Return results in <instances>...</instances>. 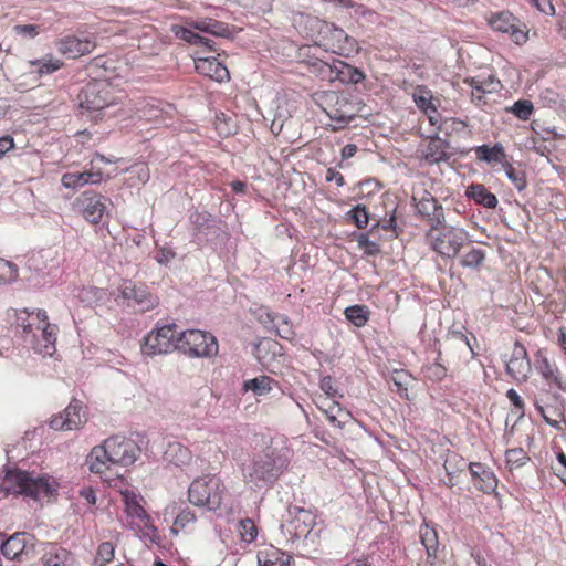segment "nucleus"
<instances>
[{
  "mask_svg": "<svg viewBox=\"0 0 566 566\" xmlns=\"http://www.w3.org/2000/svg\"><path fill=\"white\" fill-rule=\"evenodd\" d=\"M139 446L124 436H112L94 447L87 455L90 471L104 475L117 467H128L140 455Z\"/></svg>",
  "mask_w": 566,
  "mask_h": 566,
  "instance_id": "1",
  "label": "nucleus"
},
{
  "mask_svg": "<svg viewBox=\"0 0 566 566\" xmlns=\"http://www.w3.org/2000/svg\"><path fill=\"white\" fill-rule=\"evenodd\" d=\"M289 454L285 448L265 449L244 470L245 482L258 489L272 484L287 468Z\"/></svg>",
  "mask_w": 566,
  "mask_h": 566,
  "instance_id": "2",
  "label": "nucleus"
},
{
  "mask_svg": "<svg viewBox=\"0 0 566 566\" xmlns=\"http://www.w3.org/2000/svg\"><path fill=\"white\" fill-rule=\"evenodd\" d=\"M54 480L21 470H10L6 473L1 488L7 493L23 494L36 501L49 499L56 493Z\"/></svg>",
  "mask_w": 566,
  "mask_h": 566,
  "instance_id": "3",
  "label": "nucleus"
},
{
  "mask_svg": "<svg viewBox=\"0 0 566 566\" xmlns=\"http://www.w3.org/2000/svg\"><path fill=\"white\" fill-rule=\"evenodd\" d=\"M424 237L430 249L443 259H454L470 238L464 229L447 224L446 221L441 226L429 227Z\"/></svg>",
  "mask_w": 566,
  "mask_h": 566,
  "instance_id": "4",
  "label": "nucleus"
},
{
  "mask_svg": "<svg viewBox=\"0 0 566 566\" xmlns=\"http://www.w3.org/2000/svg\"><path fill=\"white\" fill-rule=\"evenodd\" d=\"M224 494L226 486L222 480L212 474L195 479L188 489L189 502L210 511L220 509Z\"/></svg>",
  "mask_w": 566,
  "mask_h": 566,
  "instance_id": "5",
  "label": "nucleus"
},
{
  "mask_svg": "<svg viewBox=\"0 0 566 566\" xmlns=\"http://www.w3.org/2000/svg\"><path fill=\"white\" fill-rule=\"evenodd\" d=\"M78 107L82 113H97L94 118H97L101 111L116 103L111 84L105 80H95L87 83L78 94Z\"/></svg>",
  "mask_w": 566,
  "mask_h": 566,
  "instance_id": "6",
  "label": "nucleus"
},
{
  "mask_svg": "<svg viewBox=\"0 0 566 566\" xmlns=\"http://www.w3.org/2000/svg\"><path fill=\"white\" fill-rule=\"evenodd\" d=\"M29 317L31 322L23 327L24 333L32 334L38 353L52 356L55 352L57 326L48 323V315L43 310L33 312Z\"/></svg>",
  "mask_w": 566,
  "mask_h": 566,
  "instance_id": "7",
  "label": "nucleus"
},
{
  "mask_svg": "<svg viewBox=\"0 0 566 566\" xmlns=\"http://www.w3.org/2000/svg\"><path fill=\"white\" fill-rule=\"evenodd\" d=\"M218 348L216 337L199 329L185 331L178 338V349L190 357H212Z\"/></svg>",
  "mask_w": 566,
  "mask_h": 566,
  "instance_id": "8",
  "label": "nucleus"
},
{
  "mask_svg": "<svg viewBox=\"0 0 566 566\" xmlns=\"http://www.w3.org/2000/svg\"><path fill=\"white\" fill-rule=\"evenodd\" d=\"M180 332L176 324H168L151 331L144 339L143 353L148 356L161 355L178 349Z\"/></svg>",
  "mask_w": 566,
  "mask_h": 566,
  "instance_id": "9",
  "label": "nucleus"
},
{
  "mask_svg": "<svg viewBox=\"0 0 566 566\" xmlns=\"http://www.w3.org/2000/svg\"><path fill=\"white\" fill-rule=\"evenodd\" d=\"M315 525L314 514L302 507H290L289 518L281 524V531L292 543L306 539Z\"/></svg>",
  "mask_w": 566,
  "mask_h": 566,
  "instance_id": "10",
  "label": "nucleus"
},
{
  "mask_svg": "<svg viewBox=\"0 0 566 566\" xmlns=\"http://www.w3.org/2000/svg\"><path fill=\"white\" fill-rule=\"evenodd\" d=\"M111 200L101 193L84 191L75 199L74 206L77 207L82 217L92 224H97L107 213Z\"/></svg>",
  "mask_w": 566,
  "mask_h": 566,
  "instance_id": "11",
  "label": "nucleus"
},
{
  "mask_svg": "<svg viewBox=\"0 0 566 566\" xmlns=\"http://www.w3.org/2000/svg\"><path fill=\"white\" fill-rule=\"evenodd\" d=\"M87 421L86 410L78 400H72L59 415L51 418L49 424L54 430H76Z\"/></svg>",
  "mask_w": 566,
  "mask_h": 566,
  "instance_id": "12",
  "label": "nucleus"
},
{
  "mask_svg": "<svg viewBox=\"0 0 566 566\" xmlns=\"http://www.w3.org/2000/svg\"><path fill=\"white\" fill-rule=\"evenodd\" d=\"M323 44L315 42L313 45L306 44L300 49V56H308L311 60L308 61L312 72L321 76L323 80L328 82L336 81V70L334 69V62L329 64L325 62L319 56V53L323 51ZM324 51H326L324 49Z\"/></svg>",
  "mask_w": 566,
  "mask_h": 566,
  "instance_id": "13",
  "label": "nucleus"
},
{
  "mask_svg": "<svg viewBox=\"0 0 566 566\" xmlns=\"http://www.w3.org/2000/svg\"><path fill=\"white\" fill-rule=\"evenodd\" d=\"M192 29L209 35H231L223 22L210 18H203L197 21L187 22V25L172 24L174 35H198Z\"/></svg>",
  "mask_w": 566,
  "mask_h": 566,
  "instance_id": "14",
  "label": "nucleus"
},
{
  "mask_svg": "<svg viewBox=\"0 0 566 566\" xmlns=\"http://www.w3.org/2000/svg\"><path fill=\"white\" fill-rule=\"evenodd\" d=\"M335 103L326 112L327 116L335 122L333 130L346 127L356 116V107L344 95L332 93L329 96Z\"/></svg>",
  "mask_w": 566,
  "mask_h": 566,
  "instance_id": "15",
  "label": "nucleus"
},
{
  "mask_svg": "<svg viewBox=\"0 0 566 566\" xmlns=\"http://www.w3.org/2000/svg\"><path fill=\"white\" fill-rule=\"evenodd\" d=\"M120 295L129 302L130 306L137 307L140 312L150 311L158 305L156 296L151 295L145 287L136 286L132 282L123 284Z\"/></svg>",
  "mask_w": 566,
  "mask_h": 566,
  "instance_id": "16",
  "label": "nucleus"
},
{
  "mask_svg": "<svg viewBox=\"0 0 566 566\" xmlns=\"http://www.w3.org/2000/svg\"><path fill=\"white\" fill-rule=\"evenodd\" d=\"M412 199L416 201L418 213L430 227L443 224L446 221L443 208L430 192L423 191V195L419 199H417L416 196H413Z\"/></svg>",
  "mask_w": 566,
  "mask_h": 566,
  "instance_id": "17",
  "label": "nucleus"
},
{
  "mask_svg": "<svg viewBox=\"0 0 566 566\" xmlns=\"http://www.w3.org/2000/svg\"><path fill=\"white\" fill-rule=\"evenodd\" d=\"M488 23L494 32L510 33V35H528L525 25L510 11L492 13Z\"/></svg>",
  "mask_w": 566,
  "mask_h": 566,
  "instance_id": "18",
  "label": "nucleus"
},
{
  "mask_svg": "<svg viewBox=\"0 0 566 566\" xmlns=\"http://www.w3.org/2000/svg\"><path fill=\"white\" fill-rule=\"evenodd\" d=\"M507 374L517 381H525L531 373V361L525 347L516 342L512 355L505 363Z\"/></svg>",
  "mask_w": 566,
  "mask_h": 566,
  "instance_id": "19",
  "label": "nucleus"
},
{
  "mask_svg": "<svg viewBox=\"0 0 566 566\" xmlns=\"http://www.w3.org/2000/svg\"><path fill=\"white\" fill-rule=\"evenodd\" d=\"M55 46L63 56L77 59L92 53L96 43L91 38H60Z\"/></svg>",
  "mask_w": 566,
  "mask_h": 566,
  "instance_id": "20",
  "label": "nucleus"
},
{
  "mask_svg": "<svg viewBox=\"0 0 566 566\" xmlns=\"http://www.w3.org/2000/svg\"><path fill=\"white\" fill-rule=\"evenodd\" d=\"M32 539L29 533H14L1 544V552L8 559H21L28 554L29 547L33 548Z\"/></svg>",
  "mask_w": 566,
  "mask_h": 566,
  "instance_id": "21",
  "label": "nucleus"
},
{
  "mask_svg": "<svg viewBox=\"0 0 566 566\" xmlns=\"http://www.w3.org/2000/svg\"><path fill=\"white\" fill-rule=\"evenodd\" d=\"M193 60L196 64V71L217 82H222L229 78V72L227 67L221 64L214 56H200L199 52H195Z\"/></svg>",
  "mask_w": 566,
  "mask_h": 566,
  "instance_id": "22",
  "label": "nucleus"
},
{
  "mask_svg": "<svg viewBox=\"0 0 566 566\" xmlns=\"http://www.w3.org/2000/svg\"><path fill=\"white\" fill-rule=\"evenodd\" d=\"M469 470L472 478L475 480L474 485L484 493H491L497 485V480L492 470L482 463H470Z\"/></svg>",
  "mask_w": 566,
  "mask_h": 566,
  "instance_id": "23",
  "label": "nucleus"
},
{
  "mask_svg": "<svg viewBox=\"0 0 566 566\" xmlns=\"http://www.w3.org/2000/svg\"><path fill=\"white\" fill-rule=\"evenodd\" d=\"M103 179V174L101 170H85V171H75V172H65L61 182L65 188L76 189L83 187L85 185H96L99 184Z\"/></svg>",
  "mask_w": 566,
  "mask_h": 566,
  "instance_id": "24",
  "label": "nucleus"
},
{
  "mask_svg": "<svg viewBox=\"0 0 566 566\" xmlns=\"http://www.w3.org/2000/svg\"><path fill=\"white\" fill-rule=\"evenodd\" d=\"M125 503V511L129 517L137 518L142 524L147 526L150 522V516L145 509L140 505V499L129 490L120 492Z\"/></svg>",
  "mask_w": 566,
  "mask_h": 566,
  "instance_id": "25",
  "label": "nucleus"
},
{
  "mask_svg": "<svg viewBox=\"0 0 566 566\" xmlns=\"http://www.w3.org/2000/svg\"><path fill=\"white\" fill-rule=\"evenodd\" d=\"M318 408L334 427L342 428L350 419V413L348 411L344 410L338 402L328 398H324Z\"/></svg>",
  "mask_w": 566,
  "mask_h": 566,
  "instance_id": "26",
  "label": "nucleus"
},
{
  "mask_svg": "<svg viewBox=\"0 0 566 566\" xmlns=\"http://www.w3.org/2000/svg\"><path fill=\"white\" fill-rule=\"evenodd\" d=\"M44 566H77L75 556L67 549L53 546L42 557Z\"/></svg>",
  "mask_w": 566,
  "mask_h": 566,
  "instance_id": "27",
  "label": "nucleus"
},
{
  "mask_svg": "<svg viewBox=\"0 0 566 566\" xmlns=\"http://www.w3.org/2000/svg\"><path fill=\"white\" fill-rule=\"evenodd\" d=\"M449 143L440 137L429 140L423 151V157L429 164H438L447 161L450 156L448 154Z\"/></svg>",
  "mask_w": 566,
  "mask_h": 566,
  "instance_id": "28",
  "label": "nucleus"
},
{
  "mask_svg": "<svg viewBox=\"0 0 566 566\" xmlns=\"http://www.w3.org/2000/svg\"><path fill=\"white\" fill-rule=\"evenodd\" d=\"M467 467L469 468V464L467 463L464 458L460 457L457 453H449L443 464V468L448 476V481H446L444 484L449 488H452L455 484H458V478L460 473H462L465 470Z\"/></svg>",
  "mask_w": 566,
  "mask_h": 566,
  "instance_id": "29",
  "label": "nucleus"
},
{
  "mask_svg": "<svg viewBox=\"0 0 566 566\" xmlns=\"http://www.w3.org/2000/svg\"><path fill=\"white\" fill-rule=\"evenodd\" d=\"M175 516L174 525L171 527V532L177 535L180 531L185 530L188 525L193 524L196 522V515L189 509H182L179 511L178 505L171 504L166 507L165 516L170 515Z\"/></svg>",
  "mask_w": 566,
  "mask_h": 566,
  "instance_id": "30",
  "label": "nucleus"
},
{
  "mask_svg": "<svg viewBox=\"0 0 566 566\" xmlns=\"http://www.w3.org/2000/svg\"><path fill=\"white\" fill-rule=\"evenodd\" d=\"M276 381L265 375L258 376L253 379L244 380L242 384V390L244 392L252 391L254 396H265L270 394Z\"/></svg>",
  "mask_w": 566,
  "mask_h": 566,
  "instance_id": "31",
  "label": "nucleus"
},
{
  "mask_svg": "<svg viewBox=\"0 0 566 566\" xmlns=\"http://www.w3.org/2000/svg\"><path fill=\"white\" fill-rule=\"evenodd\" d=\"M334 69L336 70V81L342 83L358 84L365 78V74L343 61H334Z\"/></svg>",
  "mask_w": 566,
  "mask_h": 566,
  "instance_id": "32",
  "label": "nucleus"
},
{
  "mask_svg": "<svg viewBox=\"0 0 566 566\" xmlns=\"http://www.w3.org/2000/svg\"><path fill=\"white\" fill-rule=\"evenodd\" d=\"M467 196L473 199L476 203L485 208L492 209L497 205V198L494 193L490 192L484 185L473 184L468 187Z\"/></svg>",
  "mask_w": 566,
  "mask_h": 566,
  "instance_id": "33",
  "label": "nucleus"
},
{
  "mask_svg": "<svg viewBox=\"0 0 566 566\" xmlns=\"http://www.w3.org/2000/svg\"><path fill=\"white\" fill-rule=\"evenodd\" d=\"M420 539L427 552L428 563L433 565L439 548L437 531L428 525L420 527Z\"/></svg>",
  "mask_w": 566,
  "mask_h": 566,
  "instance_id": "34",
  "label": "nucleus"
},
{
  "mask_svg": "<svg viewBox=\"0 0 566 566\" xmlns=\"http://www.w3.org/2000/svg\"><path fill=\"white\" fill-rule=\"evenodd\" d=\"M476 158L485 161V163H500L502 166L505 165L506 155L504 151V147L502 144L496 143L494 146L490 147L488 145H482L475 148Z\"/></svg>",
  "mask_w": 566,
  "mask_h": 566,
  "instance_id": "35",
  "label": "nucleus"
},
{
  "mask_svg": "<svg viewBox=\"0 0 566 566\" xmlns=\"http://www.w3.org/2000/svg\"><path fill=\"white\" fill-rule=\"evenodd\" d=\"M536 368L548 384H554L557 388L565 390L559 371L541 353L537 354Z\"/></svg>",
  "mask_w": 566,
  "mask_h": 566,
  "instance_id": "36",
  "label": "nucleus"
},
{
  "mask_svg": "<svg viewBox=\"0 0 566 566\" xmlns=\"http://www.w3.org/2000/svg\"><path fill=\"white\" fill-rule=\"evenodd\" d=\"M165 457L169 462H172L178 467L189 464L192 459L191 451L178 442H174L168 446Z\"/></svg>",
  "mask_w": 566,
  "mask_h": 566,
  "instance_id": "37",
  "label": "nucleus"
},
{
  "mask_svg": "<svg viewBox=\"0 0 566 566\" xmlns=\"http://www.w3.org/2000/svg\"><path fill=\"white\" fill-rule=\"evenodd\" d=\"M412 97L417 107L420 108L424 114H429V112L437 114V107L433 104V96L431 91L424 86H417Z\"/></svg>",
  "mask_w": 566,
  "mask_h": 566,
  "instance_id": "38",
  "label": "nucleus"
},
{
  "mask_svg": "<svg viewBox=\"0 0 566 566\" xmlns=\"http://www.w3.org/2000/svg\"><path fill=\"white\" fill-rule=\"evenodd\" d=\"M485 260V252L482 249L469 245L461 255L460 264L472 270L479 269Z\"/></svg>",
  "mask_w": 566,
  "mask_h": 566,
  "instance_id": "39",
  "label": "nucleus"
},
{
  "mask_svg": "<svg viewBox=\"0 0 566 566\" xmlns=\"http://www.w3.org/2000/svg\"><path fill=\"white\" fill-rule=\"evenodd\" d=\"M344 315L355 326L363 327L368 322L369 310L365 305H353L345 308Z\"/></svg>",
  "mask_w": 566,
  "mask_h": 566,
  "instance_id": "40",
  "label": "nucleus"
},
{
  "mask_svg": "<svg viewBox=\"0 0 566 566\" xmlns=\"http://www.w3.org/2000/svg\"><path fill=\"white\" fill-rule=\"evenodd\" d=\"M31 72L39 75H46L57 71L62 63L53 57H43L41 60L30 61Z\"/></svg>",
  "mask_w": 566,
  "mask_h": 566,
  "instance_id": "41",
  "label": "nucleus"
},
{
  "mask_svg": "<svg viewBox=\"0 0 566 566\" xmlns=\"http://www.w3.org/2000/svg\"><path fill=\"white\" fill-rule=\"evenodd\" d=\"M470 85V87H474L482 91V93H493L496 92L501 87L500 81L495 80L493 76H489L488 78L481 77H471L464 81Z\"/></svg>",
  "mask_w": 566,
  "mask_h": 566,
  "instance_id": "42",
  "label": "nucleus"
},
{
  "mask_svg": "<svg viewBox=\"0 0 566 566\" xmlns=\"http://www.w3.org/2000/svg\"><path fill=\"white\" fill-rule=\"evenodd\" d=\"M390 381L396 387V391L400 397L408 399V386L412 382L411 376L405 370H395Z\"/></svg>",
  "mask_w": 566,
  "mask_h": 566,
  "instance_id": "43",
  "label": "nucleus"
},
{
  "mask_svg": "<svg viewBox=\"0 0 566 566\" xmlns=\"http://www.w3.org/2000/svg\"><path fill=\"white\" fill-rule=\"evenodd\" d=\"M272 323L275 327L276 334L287 340H292L295 336V332L290 319L284 315H276L272 318Z\"/></svg>",
  "mask_w": 566,
  "mask_h": 566,
  "instance_id": "44",
  "label": "nucleus"
},
{
  "mask_svg": "<svg viewBox=\"0 0 566 566\" xmlns=\"http://www.w3.org/2000/svg\"><path fill=\"white\" fill-rule=\"evenodd\" d=\"M506 464L510 470L523 467L528 460V455L522 448L510 449L505 452Z\"/></svg>",
  "mask_w": 566,
  "mask_h": 566,
  "instance_id": "45",
  "label": "nucleus"
},
{
  "mask_svg": "<svg viewBox=\"0 0 566 566\" xmlns=\"http://www.w3.org/2000/svg\"><path fill=\"white\" fill-rule=\"evenodd\" d=\"M115 546L111 542H103L98 548L94 559L96 566H105L114 558Z\"/></svg>",
  "mask_w": 566,
  "mask_h": 566,
  "instance_id": "46",
  "label": "nucleus"
},
{
  "mask_svg": "<svg viewBox=\"0 0 566 566\" xmlns=\"http://www.w3.org/2000/svg\"><path fill=\"white\" fill-rule=\"evenodd\" d=\"M503 168L505 169L506 177L514 185V187L518 191H522L526 187V179L524 172L522 170L513 168L509 161H505Z\"/></svg>",
  "mask_w": 566,
  "mask_h": 566,
  "instance_id": "47",
  "label": "nucleus"
},
{
  "mask_svg": "<svg viewBox=\"0 0 566 566\" xmlns=\"http://www.w3.org/2000/svg\"><path fill=\"white\" fill-rule=\"evenodd\" d=\"M423 375L431 381H440L447 376V368L439 361H434L423 367Z\"/></svg>",
  "mask_w": 566,
  "mask_h": 566,
  "instance_id": "48",
  "label": "nucleus"
},
{
  "mask_svg": "<svg viewBox=\"0 0 566 566\" xmlns=\"http://www.w3.org/2000/svg\"><path fill=\"white\" fill-rule=\"evenodd\" d=\"M214 126L221 136H229L234 130L232 118L228 117L224 113L216 115Z\"/></svg>",
  "mask_w": 566,
  "mask_h": 566,
  "instance_id": "49",
  "label": "nucleus"
},
{
  "mask_svg": "<svg viewBox=\"0 0 566 566\" xmlns=\"http://www.w3.org/2000/svg\"><path fill=\"white\" fill-rule=\"evenodd\" d=\"M533 104L527 99H520L514 103L511 111L512 113L522 120H527L533 113Z\"/></svg>",
  "mask_w": 566,
  "mask_h": 566,
  "instance_id": "50",
  "label": "nucleus"
},
{
  "mask_svg": "<svg viewBox=\"0 0 566 566\" xmlns=\"http://www.w3.org/2000/svg\"><path fill=\"white\" fill-rule=\"evenodd\" d=\"M349 218L359 229H364L368 224V212L364 206L357 205L348 212Z\"/></svg>",
  "mask_w": 566,
  "mask_h": 566,
  "instance_id": "51",
  "label": "nucleus"
},
{
  "mask_svg": "<svg viewBox=\"0 0 566 566\" xmlns=\"http://www.w3.org/2000/svg\"><path fill=\"white\" fill-rule=\"evenodd\" d=\"M240 534L244 542L251 543L256 538L258 530L252 520H242L240 522Z\"/></svg>",
  "mask_w": 566,
  "mask_h": 566,
  "instance_id": "52",
  "label": "nucleus"
},
{
  "mask_svg": "<svg viewBox=\"0 0 566 566\" xmlns=\"http://www.w3.org/2000/svg\"><path fill=\"white\" fill-rule=\"evenodd\" d=\"M358 245L368 255H376L380 252L379 244L369 240L365 234L358 239Z\"/></svg>",
  "mask_w": 566,
  "mask_h": 566,
  "instance_id": "53",
  "label": "nucleus"
},
{
  "mask_svg": "<svg viewBox=\"0 0 566 566\" xmlns=\"http://www.w3.org/2000/svg\"><path fill=\"white\" fill-rule=\"evenodd\" d=\"M319 387L327 395L326 398L328 399L335 397L337 394V390L334 388V380L331 376L322 378Z\"/></svg>",
  "mask_w": 566,
  "mask_h": 566,
  "instance_id": "54",
  "label": "nucleus"
},
{
  "mask_svg": "<svg viewBox=\"0 0 566 566\" xmlns=\"http://www.w3.org/2000/svg\"><path fill=\"white\" fill-rule=\"evenodd\" d=\"M13 31L17 34H34L38 35L40 33L39 27L36 24H15L13 27Z\"/></svg>",
  "mask_w": 566,
  "mask_h": 566,
  "instance_id": "55",
  "label": "nucleus"
},
{
  "mask_svg": "<svg viewBox=\"0 0 566 566\" xmlns=\"http://www.w3.org/2000/svg\"><path fill=\"white\" fill-rule=\"evenodd\" d=\"M175 255L176 254L171 250L160 249L156 254V261L159 264L166 265L175 258Z\"/></svg>",
  "mask_w": 566,
  "mask_h": 566,
  "instance_id": "56",
  "label": "nucleus"
},
{
  "mask_svg": "<svg viewBox=\"0 0 566 566\" xmlns=\"http://www.w3.org/2000/svg\"><path fill=\"white\" fill-rule=\"evenodd\" d=\"M264 566H291V556L281 554V556L274 559L266 560Z\"/></svg>",
  "mask_w": 566,
  "mask_h": 566,
  "instance_id": "57",
  "label": "nucleus"
},
{
  "mask_svg": "<svg viewBox=\"0 0 566 566\" xmlns=\"http://www.w3.org/2000/svg\"><path fill=\"white\" fill-rule=\"evenodd\" d=\"M325 179L328 182L335 181L338 187L345 184L343 175L333 168L327 169Z\"/></svg>",
  "mask_w": 566,
  "mask_h": 566,
  "instance_id": "58",
  "label": "nucleus"
},
{
  "mask_svg": "<svg viewBox=\"0 0 566 566\" xmlns=\"http://www.w3.org/2000/svg\"><path fill=\"white\" fill-rule=\"evenodd\" d=\"M80 496L86 501L87 504L94 505L96 503L95 491L91 486H85L80 490Z\"/></svg>",
  "mask_w": 566,
  "mask_h": 566,
  "instance_id": "59",
  "label": "nucleus"
},
{
  "mask_svg": "<svg viewBox=\"0 0 566 566\" xmlns=\"http://www.w3.org/2000/svg\"><path fill=\"white\" fill-rule=\"evenodd\" d=\"M14 146L13 138L3 136L0 138V158L4 156Z\"/></svg>",
  "mask_w": 566,
  "mask_h": 566,
  "instance_id": "60",
  "label": "nucleus"
},
{
  "mask_svg": "<svg viewBox=\"0 0 566 566\" xmlns=\"http://www.w3.org/2000/svg\"><path fill=\"white\" fill-rule=\"evenodd\" d=\"M506 396H507L509 400L514 405V407H516L517 409L523 410L524 401L521 398V396L517 394L516 390H514V389L507 390Z\"/></svg>",
  "mask_w": 566,
  "mask_h": 566,
  "instance_id": "61",
  "label": "nucleus"
},
{
  "mask_svg": "<svg viewBox=\"0 0 566 566\" xmlns=\"http://www.w3.org/2000/svg\"><path fill=\"white\" fill-rule=\"evenodd\" d=\"M132 171H135L138 176V179L142 182H146L149 179V169L145 165H137L135 166Z\"/></svg>",
  "mask_w": 566,
  "mask_h": 566,
  "instance_id": "62",
  "label": "nucleus"
},
{
  "mask_svg": "<svg viewBox=\"0 0 566 566\" xmlns=\"http://www.w3.org/2000/svg\"><path fill=\"white\" fill-rule=\"evenodd\" d=\"M531 2L543 13L554 10L551 0H531Z\"/></svg>",
  "mask_w": 566,
  "mask_h": 566,
  "instance_id": "63",
  "label": "nucleus"
},
{
  "mask_svg": "<svg viewBox=\"0 0 566 566\" xmlns=\"http://www.w3.org/2000/svg\"><path fill=\"white\" fill-rule=\"evenodd\" d=\"M556 460V463L552 464L554 473L566 469V455L563 452L557 453Z\"/></svg>",
  "mask_w": 566,
  "mask_h": 566,
  "instance_id": "64",
  "label": "nucleus"
}]
</instances>
